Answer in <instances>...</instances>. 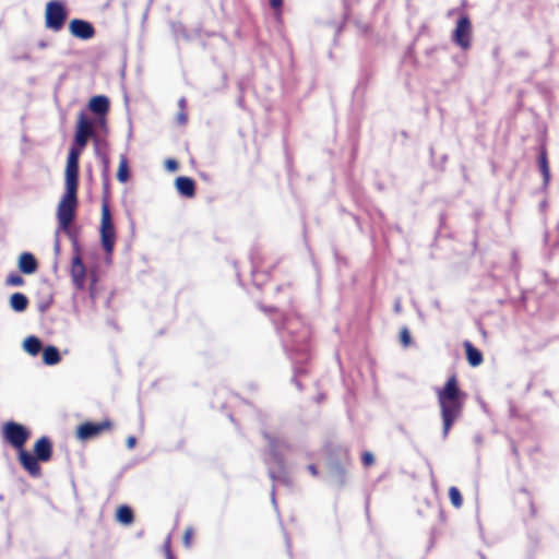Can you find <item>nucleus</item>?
<instances>
[{
    "label": "nucleus",
    "instance_id": "1",
    "mask_svg": "<svg viewBox=\"0 0 559 559\" xmlns=\"http://www.w3.org/2000/svg\"><path fill=\"white\" fill-rule=\"evenodd\" d=\"M93 121L81 112L78 117L74 134V145L70 148L64 170V193L57 206L59 228L68 230L72 224L78 207L79 159L90 138L94 135Z\"/></svg>",
    "mask_w": 559,
    "mask_h": 559
},
{
    "label": "nucleus",
    "instance_id": "2",
    "mask_svg": "<svg viewBox=\"0 0 559 559\" xmlns=\"http://www.w3.org/2000/svg\"><path fill=\"white\" fill-rule=\"evenodd\" d=\"M435 392L442 419V435L447 438L455 421L462 416L467 393L462 391L455 373L448 378L443 386L436 388Z\"/></svg>",
    "mask_w": 559,
    "mask_h": 559
},
{
    "label": "nucleus",
    "instance_id": "3",
    "mask_svg": "<svg viewBox=\"0 0 559 559\" xmlns=\"http://www.w3.org/2000/svg\"><path fill=\"white\" fill-rule=\"evenodd\" d=\"M52 456V443L46 436L40 437L34 444V455L22 451L19 455L21 466L34 478L41 476L39 462H48Z\"/></svg>",
    "mask_w": 559,
    "mask_h": 559
},
{
    "label": "nucleus",
    "instance_id": "4",
    "mask_svg": "<svg viewBox=\"0 0 559 559\" xmlns=\"http://www.w3.org/2000/svg\"><path fill=\"white\" fill-rule=\"evenodd\" d=\"M1 433L3 440L17 450V456L25 451L24 447L31 436L26 427L15 421H8L3 425Z\"/></svg>",
    "mask_w": 559,
    "mask_h": 559
},
{
    "label": "nucleus",
    "instance_id": "5",
    "mask_svg": "<svg viewBox=\"0 0 559 559\" xmlns=\"http://www.w3.org/2000/svg\"><path fill=\"white\" fill-rule=\"evenodd\" d=\"M99 231L103 249L107 254H111L116 243V229L112 222L109 205L106 201H104L102 204V218Z\"/></svg>",
    "mask_w": 559,
    "mask_h": 559
},
{
    "label": "nucleus",
    "instance_id": "6",
    "mask_svg": "<svg viewBox=\"0 0 559 559\" xmlns=\"http://www.w3.org/2000/svg\"><path fill=\"white\" fill-rule=\"evenodd\" d=\"M66 7L57 1L51 0L46 4L45 9V26L53 32H59L63 28L67 21Z\"/></svg>",
    "mask_w": 559,
    "mask_h": 559
},
{
    "label": "nucleus",
    "instance_id": "7",
    "mask_svg": "<svg viewBox=\"0 0 559 559\" xmlns=\"http://www.w3.org/2000/svg\"><path fill=\"white\" fill-rule=\"evenodd\" d=\"M472 23L469 17L464 14L457 22L453 31L452 40L463 50H467L472 45Z\"/></svg>",
    "mask_w": 559,
    "mask_h": 559
},
{
    "label": "nucleus",
    "instance_id": "8",
    "mask_svg": "<svg viewBox=\"0 0 559 559\" xmlns=\"http://www.w3.org/2000/svg\"><path fill=\"white\" fill-rule=\"evenodd\" d=\"M111 428L112 423L109 419H105L100 423L85 421L78 427L76 437L85 441L98 437L103 432L109 431Z\"/></svg>",
    "mask_w": 559,
    "mask_h": 559
},
{
    "label": "nucleus",
    "instance_id": "9",
    "mask_svg": "<svg viewBox=\"0 0 559 559\" xmlns=\"http://www.w3.org/2000/svg\"><path fill=\"white\" fill-rule=\"evenodd\" d=\"M69 31L72 36L80 39H91L95 35L94 26L84 20L73 19L69 23Z\"/></svg>",
    "mask_w": 559,
    "mask_h": 559
},
{
    "label": "nucleus",
    "instance_id": "10",
    "mask_svg": "<svg viewBox=\"0 0 559 559\" xmlns=\"http://www.w3.org/2000/svg\"><path fill=\"white\" fill-rule=\"evenodd\" d=\"M70 273H71L73 284L78 288H83V286L85 284L86 270H85V265L81 259V255L79 253H76L72 258Z\"/></svg>",
    "mask_w": 559,
    "mask_h": 559
},
{
    "label": "nucleus",
    "instance_id": "11",
    "mask_svg": "<svg viewBox=\"0 0 559 559\" xmlns=\"http://www.w3.org/2000/svg\"><path fill=\"white\" fill-rule=\"evenodd\" d=\"M110 108V103L107 96L104 95H97L93 96L88 102V109L100 117H104L107 115Z\"/></svg>",
    "mask_w": 559,
    "mask_h": 559
},
{
    "label": "nucleus",
    "instance_id": "12",
    "mask_svg": "<svg viewBox=\"0 0 559 559\" xmlns=\"http://www.w3.org/2000/svg\"><path fill=\"white\" fill-rule=\"evenodd\" d=\"M178 192L186 198L195 195V182L189 177H178L175 181Z\"/></svg>",
    "mask_w": 559,
    "mask_h": 559
},
{
    "label": "nucleus",
    "instance_id": "13",
    "mask_svg": "<svg viewBox=\"0 0 559 559\" xmlns=\"http://www.w3.org/2000/svg\"><path fill=\"white\" fill-rule=\"evenodd\" d=\"M19 269L24 274H33L38 269L36 258L29 252H23L19 258Z\"/></svg>",
    "mask_w": 559,
    "mask_h": 559
},
{
    "label": "nucleus",
    "instance_id": "14",
    "mask_svg": "<svg viewBox=\"0 0 559 559\" xmlns=\"http://www.w3.org/2000/svg\"><path fill=\"white\" fill-rule=\"evenodd\" d=\"M464 348L466 353V359L472 367H477L483 362L484 357L481 352L474 347L471 342L465 341Z\"/></svg>",
    "mask_w": 559,
    "mask_h": 559
},
{
    "label": "nucleus",
    "instance_id": "15",
    "mask_svg": "<svg viewBox=\"0 0 559 559\" xmlns=\"http://www.w3.org/2000/svg\"><path fill=\"white\" fill-rule=\"evenodd\" d=\"M28 299L27 297L22 293H14L10 297V306L13 310L17 312H22L27 308Z\"/></svg>",
    "mask_w": 559,
    "mask_h": 559
},
{
    "label": "nucleus",
    "instance_id": "16",
    "mask_svg": "<svg viewBox=\"0 0 559 559\" xmlns=\"http://www.w3.org/2000/svg\"><path fill=\"white\" fill-rule=\"evenodd\" d=\"M61 360V356L59 354V350L55 346H48L43 352V361L48 365L52 366L58 364Z\"/></svg>",
    "mask_w": 559,
    "mask_h": 559
},
{
    "label": "nucleus",
    "instance_id": "17",
    "mask_svg": "<svg viewBox=\"0 0 559 559\" xmlns=\"http://www.w3.org/2000/svg\"><path fill=\"white\" fill-rule=\"evenodd\" d=\"M538 166L544 178V182L547 185L550 179V170L548 165L547 152L545 148L540 151L538 158Z\"/></svg>",
    "mask_w": 559,
    "mask_h": 559
},
{
    "label": "nucleus",
    "instance_id": "18",
    "mask_svg": "<svg viewBox=\"0 0 559 559\" xmlns=\"http://www.w3.org/2000/svg\"><path fill=\"white\" fill-rule=\"evenodd\" d=\"M117 520L122 524H131L133 522V512L128 506H120L117 510Z\"/></svg>",
    "mask_w": 559,
    "mask_h": 559
},
{
    "label": "nucleus",
    "instance_id": "19",
    "mask_svg": "<svg viewBox=\"0 0 559 559\" xmlns=\"http://www.w3.org/2000/svg\"><path fill=\"white\" fill-rule=\"evenodd\" d=\"M24 348L25 350L35 356L37 355L40 349H41V343L40 341L35 337V336H28L25 341H24Z\"/></svg>",
    "mask_w": 559,
    "mask_h": 559
},
{
    "label": "nucleus",
    "instance_id": "20",
    "mask_svg": "<svg viewBox=\"0 0 559 559\" xmlns=\"http://www.w3.org/2000/svg\"><path fill=\"white\" fill-rule=\"evenodd\" d=\"M333 480L338 485H344L346 480V469L341 464H335L331 471Z\"/></svg>",
    "mask_w": 559,
    "mask_h": 559
},
{
    "label": "nucleus",
    "instance_id": "21",
    "mask_svg": "<svg viewBox=\"0 0 559 559\" xmlns=\"http://www.w3.org/2000/svg\"><path fill=\"white\" fill-rule=\"evenodd\" d=\"M129 176L130 175H129L128 162H127V158L124 156H122L120 159V163H119L118 171H117V179L120 182H127L129 179Z\"/></svg>",
    "mask_w": 559,
    "mask_h": 559
},
{
    "label": "nucleus",
    "instance_id": "22",
    "mask_svg": "<svg viewBox=\"0 0 559 559\" xmlns=\"http://www.w3.org/2000/svg\"><path fill=\"white\" fill-rule=\"evenodd\" d=\"M449 499L452 506L456 509L461 508L463 504V498L457 487L452 486L449 488Z\"/></svg>",
    "mask_w": 559,
    "mask_h": 559
},
{
    "label": "nucleus",
    "instance_id": "23",
    "mask_svg": "<svg viewBox=\"0 0 559 559\" xmlns=\"http://www.w3.org/2000/svg\"><path fill=\"white\" fill-rule=\"evenodd\" d=\"M7 285L9 286H22L24 285V278L17 273H10L5 280Z\"/></svg>",
    "mask_w": 559,
    "mask_h": 559
},
{
    "label": "nucleus",
    "instance_id": "24",
    "mask_svg": "<svg viewBox=\"0 0 559 559\" xmlns=\"http://www.w3.org/2000/svg\"><path fill=\"white\" fill-rule=\"evenodd\" d=\"M400 342L404 347H408L412 344V336L407 328H403L401 330Z\"/></svg>",
    "mask_w": 559,
    "mask_h": 559
},
{
    "label": "nucleus",
    "instance_id": "25",
    "mask_svg": "<svg viewBox=\"0 0 559 559\" xmlns=\"http://www.w3.org/2000/svg\"><path fill=\"white\" fill-rule=\"evenodd\" d=\"M361 463L365 467H370L374 464V456L371 452L365 451L361 454Z\"/></svg>",
    "mask_w": 559,
    "mask_h": 559
},
{
    "label": "nucleus",
    "instance_id": "26",
    "mask_svg": "<svg viewBox=\"0 0 559 559\" xmlns=\"http://www.w3.org/2000/svg\"><path fill=\"white\" fill-rule=\"evenodd\" d=\"M193 537V530L191 527L186 528L183 533V544L186 547H190Z\"/></svg>",
    "mask_w": 559,
    "mask_h": 559
},
{
    "label": "nucleus",
    "instance_id": "27",
    "mask_svg": "<svg viewBox=\"0 0 559 559\" xmlns=\"http://www.w3.org/2000/svg\"><path fill=\"white\" fill-rule=\"evenodd\" d=\"M269 2L271 8L280 14L283 7V0H269Z\"/></svg>",
    "mask_w": 559,
    "mask_h": 559
},
{
    "label": "nucleus",
    "instance_id": "28",
    "mask_svg": "<svg viewBox=\"0 0 559 559\" xmlns=\"http://www.w3.org/2000/svg\"><path fill=\"white\" fill-rule=\"evenodd\" d=\"M177 120L180 124H185L188 120V115L186 110H180L177 116Z\"/></svg>",
    "mask_w": 559,
    "mask_h": 559
},
{
    "label": "nucleus",
    "instance_id": "29",
    "mask_svg": "<svg viewBox=\"0 0 559 559\" xmlns=\"http://www.w3.org/2000/svg\"><path fill=\"white\" fill-rule=\"evenodd\" d=\"M166 559H175L170 549V539L168 538L165 543Z\"/></svg>",
    "mask_w": 559,
    "mask_h": 559
},
{
    "label": "nucleus",
    "instance_id": "30",
    "mask_svg": "<svg viewBox=\"0 0 559 559\" xmlns=\"http://www.w3.org/2000/svg\"><path fill=\"white\" fill-rule=\"evenodd\" d=\"M167 169L175 171L178 169V163L175 159H168L166 162Z\"/></svg>",
    "mask_w": 559,
    "mask_h": 559
},
{
    "label": "nucleus",
    "instance_id": "31",
    "mask_svg": "<svg viewBox=\"0 0 559 559\" xmlns=\"http://www.w3.org/2000/svg\"><path fill=\"white\" fill-rule=\"evenodd\" d=\"M261 258H257V260L254 261V273L258 274V273H262L264 270H263V265L261 264Z\"/></svg>",
    "mask_w": 559,
    "mask_h": 559
},
{
    "label": "nucleus",
    "instance_id": "32",
    "mask_svg": "<svg viewBox=\"0 0 559 559\" xmlns=\"http://www.w3.org/2000/svg\"><path fill=\"white\" fill-rule=\"evenodd\" d=\"M135 442H136L135 437L130 436V437L127 439V445H128V448H129V449L134 448Z\"/></svg>",
    "mask_w": 559,
    "mask_h": 559
},
{
    "label": "nucleus",
    "instance_id": "33",
    "mask_svg": "<svg viewBox=\"0 0 559 559\" xmlns=\"http://www.w3.org/2000/svg\"><path fill=\"white\" fill-rule=\"evenodd\" d=\"M307 468L312 476H318L319 472L314 464H309Z\"/></svg>",
    "mask_w": 559,
    "mask_h": 559
},
{
    "label": "nucleus",
    "instance_id": "34",
    "mask_svg": "<svg viewBox=\"0 0 559 559\" xmlns=\"http://www.w3.org/2000/svg\"><path fill=\"white\" fill-rule=\"evenodd\" d=\"M50 304H51V299L48 302H46V304H40L38 306V308H39L40 311L44 312V311H46L49 308Z\"/></svg>",
    "mask_w": 559,
    "mask_h": 559
},
{
    "label": "nucleus",
    "instance_id": "35",
    "mask_svg": "<svg viewBox=\"0 0 559 559\" xmlns=\"http://www.w3.org/2000/svg\"><path fill=\"white\" fill-rule=\"evenodd\" d=\"M102 160H103L105 169H108V167H109V157L107 155H103L102 156Z\"/></svg>",
    "mask_w": 559,
    "mask_h": 559
},
{
    "label": "nucleus",
    "instance_id": "36",
    "mask_svg": "<svg viewBox=\"0 0 559 559\" xmlns=\"http://www.w3.org/2000/svg\"><path fill=\"white\" fill-rule=\"evenodd\" d=\"M186 99L185 98H180L179 102H178V106L180 108V110H186Z\"/></svg>",
    "mask_w": 559,
    "mask_h": 559
},
{
    "label": "nucleus",
    "instance_id": "37",
    "mask_svg": "<svg viewBox=\"0 0 559 559\" xmlns=\"http://www.w3.org/2000/svg\"><path fill=\"white\" fill-rule=\"evenodd\" d=\"M261 309H262L263 311H265V312H271V311H273V310H274L273 308H264V307H262Z\"/></svg>",
    "mask_w": 559,
    "mask_h": 559
},
{
    "label": "nucleus",
    "instance_id": "38",
    "mask_svg": "<svg viewBox=\"0 0 559 559\" xmlns=\"http://www.w3.org/2000/svg\"><path fill=\"white\" fill-rule=\"evenodd\" d=\"M513 453H514L516 456H519V451H518V449H516L515 447L513 448Z\"/></svg>",
    "mask_w": 559,
    "mask_h": 559
},
{
    "label": "nucleus",
    "instance_id": "39",
    "mask_svg": "<svg viewBox=\"0 0 559 559\" xmlns=\"http://www.w3.org/2000/svg\"><path fill=\"white\" fill-rule=\"evenodd\" d=\"M265 438H267L270 440L271 443H273V439L269 437V435H265Z\"/></svg>",
    "mask_w": 559,
    "mask_h": 559
}]
</instances>
